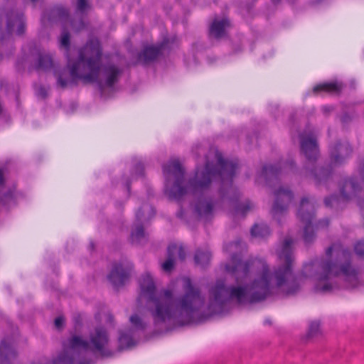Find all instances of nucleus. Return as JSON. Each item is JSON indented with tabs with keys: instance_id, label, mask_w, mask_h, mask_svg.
<instances>
[{
	"instance_id": "nucleus-1",
	"label": "nucleus",
	"mask_w": 364,
	"mask_h": 364,
	"mask_svg": "<svg viewBox=\"0 0 364 364\" xmlns=\"http://www.w3.org/2000/svg\"><path fill=\"white\" fill-rule=\"evenodd\" d=\"M293 245L292 238H284L277 249V255L283 264L272 270L264 259L255 258L242 262L239 255L233 254L231 264H226L225 269L235 277L236 284L227 287L219 280L210 288L209 313H222L230 303L243 304L259 301L278 291L287 295L297 292L299 284L292 269Z\"/></svg>"
},
{
	"instance_id": "nucleus-2",
	"label": "nucleus",
	"mask_w": 364,
	"mask_h": 364,
	"mask_svg": "<svg viewBox=\"0 0 364 364\" xmlns=\"http://www.w3.org/2000/svg\"><path fill=\"white\" fill-rule=\"evenodd\" d=\"M237 169V162L225 160L218 150L210 149L205 155V166H197L195 176L184 187V170L178 159H171L163 166L165 191L169 198L176 200L188 194L197 197L193 204L194 213L199 218L207 220L213 216L217 205L207 194L211 182L218 178L224 188L229 186Z\"/></svg>"
},
{
	"instance_id": "nucleus-3",
	"label": "nucleus",
	"mask_w": 364,
	"mask_h": 364,
	"mask_svg": "<svg viewBox=\"0 0 364 364\" xmlns=\"http://www.w3.org/2000/svg\"><path fill=\"white\" fill-rule=\"evenodd\" d=\"M141 297L147 300V306L155 323L172 321L187 324L193 321L204 304L200 289L193 285L188 278L183 279L184 294L171 284L159 291L150 274L146 273L139 280Z\"/></svg>"
},
{
	"instance_id": "nucleus-4",
	"label": "nucleus",
	"mask_w": 364,
	"mask_h": 364,
	"mask_svg": "<svg viewBox=\"0 0 364 364\" xmlns=\"http://www.w3.org/2000/svg\"><path fill=\"white\" fill-rule=\"evenodd\" d=\"M351 253L340 244H333L326 251V258L315 259L305 264L302 276L314 282L315 289L329 292L340 287L341 282L346 287L358 284V272L350 262Z\"/></svg>"
},
{
	"instance_id": "nucleus-5",
	"label": "nucleus",
	"mask_w": 364,
	"mask_h": 364,
	"mask_svg": "<svg viewBox=\"0 0 364 364\" xmlns=\"http://www.w3.org/2000/svg\"><path fill=\"white\" fill-rule=\"evenodd\" d=\"M102 55L99 41L90 39L79 52V62L71 68V79L65 70L55 71L57 85L64 89L81 80L85 83L97 82L101 87H112L118 82L122 69L112 63L102 65Z\"/></svg>"
},
{
	"instance_id": "nucleus-6",
	"label": "nucleus",
	"mask_w": 364,
	"mask_h": 364,
	"mask_svg": "<svg viewBox=\"0 0 364 364\" xmlns=\"http://www.w3.org/2000/svg\"><path fill=\"white\" fill-rule=\"evenodd\" d=\"M108 343L107 332L102 326L91 330L88 340L76 332H71L63 343L62 351L51 364H91V354L99 353L102 356L108 355L106 351Z\"/></svg>"
},
{
	"instance_id": "nucleus-7",
	"label": "nucleus",
	"mask_w": 364,
	"mask_h": 364,
	"mask_svg": "<svg viewBox=\"0 0 364 364\" xmlns=\"http://www.w3.org/2000/svg\"><path fill=\"white\" fill-rule=\"evenodd\" d=\"M314 209V203L309 198L304 197L301 199L297 217L304 225L303 238L306 243L311 242L315 238L312 226Z\"/></svg>"
},
{
	"instance_id": "nucleus-8",
	"label": "nucleus",
	"mask_w": 364,
	"mask_h": 364,
	"mask_svg": "<svg viewBox=\"0 0 364 364\" xmlns=\"http://www.w3.org/2000/svg\"><path fill=\"white\" fill-rule=\"evenodd\" d=\"M274 197L271 213L272 217L279 222L281 217L284 216L288 211L293 199V193L288 188L279 187L274 191Z\"/></svg>"
},
{
	"instance_id": "nucleus-9",
	"label": "nucleus",
	"mask_w": 364,
	"mask_h": 364,
	"mask_svg": "<svg viewBox=\"0 0 364 364\" xmlns=\"http://www.w3.org/2000/svg\"><path fill=\"white\" fill-rule=\"evenodd\" d=\"M316 136L315 129L311 127H308L299 135L301 150L309 162L316 161L319 155Z\"/></svg>"
},
{
	"instance_id": "nucleus-10",
	"label": "nucleus",
	"mask_w": 364,
	"mask_h": 364,
	"mask_svg": "<svg viewBox=\"0 0 364 364\" xmlns=\"http://www.w3.org/2000/svg\"><path fill=\"white\" fill-rule=\"evenodd\" d=\"M168 43V41L165 40L159 45L144 47L138 55L139 63L147 65L154 61L161 54L162 50L165 49Z\"/></svg>"
},
{
	"instance_id": "nucleus-11",
	"label": "nucleus",
	"mask_w": 364,
	"mask_h": 364,
	"mask_svg": "<svg viewBox=\"0 0 364 364\" xmlns=\"http://www.w3.org/2000/svg\"><path fill=\"white\" fill-rule=\"evenodd\" d=\"M32 64L38 70L46 71L53 67V60L51 55L45 50L35 49L32 52Z\"/></svg>"
},
{
	"instance_id": "nucleus-12",
	"label": "nucleus",
	"mask_w": 364,
	"mask_h": 364,
	"mask_svg": "<svg viewBox=\"0 0 364 364\" xmlns=\"http://www.w3.org/2000/svg\"><path fill=\"white\" fill-rule=\"evenodd\" d=\"M351 152L352 149L346 141L335 144L330 149L331 163L335 166L342 164Z\"/></svg>"
},
{
	"instance_id": "nucleus-13",
	"label": "nucleus",
	"mask_w": 364,
	"mask_h": 364,
	"mask_svg": "<svg viewBox=\"0 0 364 364\" xmlns=\"http://www.w3.org/2000/svg\"><path fill=\"white\" fill-rule=\"evenodd\" d=\"M178 257L179 259L183 260L186 257L185 251L181 245L173 244L168 247L167 259L161 264V268L164 272H170L174 265V262Z\"/></svg>"
},
{
	"instance_id": "nucleus-14",
	"label": "nucleus",
	"mask_w": 364,
	"mask_h": 364,
	"mask_svg": "<svg viewBox=\"0 0 364 364\" xmlns=\"http://www.w3.org/2000/svg\"><path fill=\"white\" fill-rule=\"evenodd\" d=\"M5 16L9 33H11L14 30L15 26L17 28L16 33L18 35H21L24 33L25 23L21 14L11 9L7 11Z\"/></svg>"
},
{
	"instance_id": "nucleus-15",
	"label": "nucleus",
	"mask_w": 364,
	"mask_h": 364,
	"mask_svg": "<svg viewBox=\"0 0 364 364\" xmlns=\"http://www.w3.org/2000/svg\"><path fill=\"white\" fill-rule=\"evenodd\" d=\"M292 168V161L282 164V166L280 164L277 165H267L264 166L262 174L267 181L270 182Z\"/></svg>"
},
{
	"instance_id": "nucleus-16",
	"label": "nucleus",
	"mask_w": 364,
	"mask_h": 364,
	"mask_svg": "<svg viewBox=\"0 0 364 364\" xmlns=\"http://www.w3.org/2000/svg\"><path fill=\"white\" fill-rule=\"evenodd\" d=\"M129 270L121 264L114 265L108 279L115 288L122 286L129 277Z\"/></svg>"
},
{
	"instance_id": "nucleus-17",
	"label": "nucleus",
	"mask_w": 364,
	"mask_h": 364,
	"mask_svg": "<svg viewBox=\"0 0 364 364\" xmlns=\"http://www.w3.org/2000/svg\"><path fill=\"white\" fill-rule=\"evenodd\" d=\"M305 176L312 179L317 185L325 183L331 176V170L323 167L316 166L314 168L306 167Z\"/></svg>"
},
{
	"instance_id": "nucleus-18",
	"label": "nucleus",
	"mask_w": 364,
	"mask_h": 364,
	"mask_svg": "<svg viewBox=\"0 0 364 364\" xmlns=\"http://www.w3.org/2000/svg\"><path fill=\"white\" fill-rule=\"evenodd\" d=\"M230 26L227 18H215L210 27V35L215 38H221L226 35V28Z\"/></svg>"
},
{
	"instance_id": "nucleus-19",
	"label": "nucleus",
	"mask_w": 364,
	"mask_h": 364,
	"mask_svg": "<svg viewBox=\"0 0 364 364\" xmlns=\"http://www.w3.org/2000/svg\"><path fill=\"white\" fill-rule=\"evenodd\" d=\"M340 191L341 199L343 200H348L356 196L358 191V186L353 179L349 178L343 182Z\"/></svg>"
},
{
	"instance_id": "nucleus-20",
	"label": "nucleus",
	"mask_w": 364,
	"mask_h": 364,
	"mask_svg": "<svg viewBox=\"0 0 364 364\" xmlns=\"http://www.w3.org/2000/svg\"><path fill=\"white\" fill-rule=\"evenodd\" d=\"M68 16L67 11L62 6H56L51 9L48 13H45L42 17V21L46 23V21H63Z\"/></svg>"
},
{
	"instance_id": "nucleus-21",
	"label": "nucleus",
	"mask_w": 364,
	"mask_h": 364,
	"mask_svg": "<svg viewBox=\"0 0 364 364\" xmlns=\"http://www.w3.org/2000/svg\"><path fill=\"white\" fill-rule=\"evenodd\" d=\"M60 46L63 47L65 50V55L68 58V67L70 70V75H71V68L73 65H75L79 62V59L77 61L73 63L70 56H69V48H70V35L68 31L63 30L60 36ZM80 49L79 50H80ZM80 51H78L79 53Z\"/></svg>"
},
{
	"instance_id": "nucleus-22",
	"label": "nucleus",
	"mask_w": 364,
	"mask_h": 364,
	"mask_svg": "<svg viewBox=\"0 0 364 364\" xmlns=\"http://www.w3.org/2000/svg\"><path fill=\"white\" fill-rule=\"evenodd\" d=\"M16 357V352L14 348L7 343L5 340L1 341L0 346V359L1 362L10 360Z\"/></svg>"
},
{
	"instance_id": "nucleus-23",
	"label": "nucleus",
	"mask_w": 364,
	"mask_h": 364,
	"mask_svg": "<svg viewBox=\"0 0 364 364\" xmlns=\"http://www.w3.org/2000/svg\"><path fill=\"white\" fill-rule=\"evenodd\" d=\"M210 258L211 254L208 249L197 250L194 257L196 264L203 267L209 264Z\"/></svg>"
},
{
	"instance_id": "nucleus-24",
	"label": "nucleus",
	"mask_w": 364,
	"mask_h": 364,
	"mask_svg": "<svg viewBox=\"0 0 364 364\" xmlns=\"http://www.w3.org/2000/svg\"><path fill=\"white\" fill-rule=\"evenodd\" d=\"M251 234L254 237L263 238L270 234V230L266 224H257L252 227Z\"/></svg>"
},
{
	"instance_id": "nucleus-25",
	"label": "nucleus",
	"mask_w": 364,
	"mask_h": 364,
	"mask_svg": "<svg viewBox=\"0 0 364 364\" xmlns=\"http://www.w3.org/2000/svg\"><path fill=\"white\" fill-rule=\"evenodd\" d=\"M341 89V85L336 82H329L318 85L314 87L313 91L317 92L319 91H326L336 92L340 91Z\"/></svg>"
},
{
	"instance_id": "nucleus-26",
	"label": "nucleus",
	"mask_w": 364,
	"mask_h": 364,
	"mask_svg": "<svg viewBox=\"0 0 364 364\" xmlns=\"http://www.w3.org/2000/svg\"><path fill=\"white\" fill-rule=\"evenodd\" d=\"M120 348H129L134 345L132 338V331L129 330L127 332L121 331L119 338Z\"/></svg>"
},
{
	"instance_id": "nucleus-27",
	"label": "nucleus",
	"mask_w": 364,
	"mask_h": 364,
	"mask_svg": "<svg viewBox=\"0 0 364 364\" xmlns=\"http://www.w3.org/2000/svg\"><path fill=\"white\" fill-rule=\"evenodd\" d=\"M146 239V234L144 232L143 226L141 225H136L131 233V240L134 243H141Z\"/></svg>"
},
{
	"instance_id": "nucleus-28",
	"label": "nucleus",
	"mask_w": 364,
	"mask_h": 364,
	"mask_svg": "<svg viewBox=\"0 0 364 364\" xmlns=\"http://www.w3.org/2000/svg\"><path fill=\"white\" fill-rule=\"evenodd\" d=\"M255 208V204L250 200H245L242 203L238 204L235 210V215H245L248 211Z\"/></svg>"
},
{
	"instance_id": "nucleus-29",
	"label": "nucleus",
	"mask_w": 364,
	"mask_h": 364,
	"mask_svg": "<svg viewBox=\"0 0 364 364\" xmlns=\"http://www.w3.org/2000/svg\"><path fill=\"white\" fill-rule=\"evenodd\" d=\"M91 9V5L88 0H76L75 9L76 13L83 15L87 14Z\"/></svg>"
},
{
	"instance_id": "nucleus-30",
	"label": "nucleus",
	"mask_w": 364,
	"mask_h": 364,
	"mask_svg": "<svg viewBox=\"0 0 364 364\" xmlns=\"http://www.w3.org/2000/svg\"><path fill=\"white\" fill-rule=\"evenodd\" d=\"M129 321L137 330H144L146 327V323L137 314L130 316Z\"/></svg>"
},
{
	"instance_id": "nucleus-31",
	"label": "nucleus",
	"mask_w": 364,
	"mask_h": 364,
	"mask_svg": "<svg viewBox=\"0 0 364 364\" xmlns=\"http://www.w3.org/2000/svg\"><path fill=\"white\" fill-rule=\"evenodd\" d=\"M320 332V324L318 321H313L309 325V335L310 337L317 336Z\"/></svg>"
},
{
	"instance_id": "nucleus-32",
	"label": "nucleus",
	"mask_w": 364,
	"mask_h": 364,
	"mask_svg": "<svg viewBox=\"0 0 364 364\" xmlns=\"http://www.w3.org/2000/svg\"><path fill=\"white\" fill-rule=\"evenodd\" d=\"M144 210H149L151 212V215L154 214L153 208L148 205H146L144 207H142L141 208H140L138 210V212L136 213V217L138 220H141L144 218V215L142 213V211H144Z\"/></svg>"
},
{
	"instance_id": "nucleus-33",
	"label": "nucleus",
	"mask_w": 364,
	"mask_h": 364,
	"mask_svg": "<svg viewBox=\"0 0 364 364\" xmlns=\"http://www.w3.org/2000/svg\"><path fill=\"white\" fill-rule=\"evenodd\" d=\"M354 250L357 255L363 256L364 255V241H358L355 243L354 246Z\"/></svg>"
},
{
	"instance_id": "nucleus-34",
	"label": "nucleus",
	"mask_w": 364,
	"mask_h": 364,
	"mask_svg": "<svg viewBox=\"0 0 364 364\" xmlns=\"http://www.w3.org/2000/svg\"><path fill=\"white\" fill-rule=\"evenodd\" d=\"M340 200L337 196H332L325 199V204L326 206H334L339 203Z\"/></svg>"
},
{
	"instance_id": "nucleus-35",
	"label": "nucleus",
	"mask_w": 364,
	"mask_h": 364,
	"mask_svg": "<svg viewBox=\"0 0 364 364\" xmlns=\"http://www.w3.org/2000/svg\"><path fill=\"white\" fill-rule=\"evenodd\" d=\"M71 27L75 31H80L85 27V23L80 18L77 21L71 22Z\"/></svg>"
},
{
	"instance_id": "nucleus-36",
	"label": "nucleus",
	"mask_w": 364,
	"mask_h": 364,
	"mask_svg": "<svg viewBox=\"0 0 364 364\" xmlns=\"http://www.w3.org/2000/svg\"><path fill=\"white\" fill-rule=\"evenodd\" d=\"M193 153L196 154V156H198L200 153H204V149L202 147L200 144H196L192 149Z\"/></svg>"
},
{
	"instance_id": "nucleus-37",
	"label": "nucleus",
	"mask_w": 364,
	"mask_h": 364,
	"mask_svg": "<svg viewBox=\"0 0 364 364\" xmlns=\"http://www.w3.org/2000/svg\"><path fill=\"white\" fill-rule=\"evenodd\" d=\"M228 250L231 252L233 250H238L240 249V242H232L229 244V245L227 247Z\"/></svg>"
},
{
	"instance_id": "nucleus-38",
	"label": "nucleus",
	"mask_w": 364,
	"mask_h": 364,
	"mask_svg": "<svg viewBox=\"0 0 364 364\" xmlns=\"http://www.w3.org/2000/svg\"><path fill=\"white\" fill-rule=\"evenodd\" d=\"M65 323V319L62 316H59L55 319V326L57 328H61Z\"/></svg>"
},
{
	"instance_id": "nucleus-39",
	"label": "nucleus",
	"mask_w": 364,
	"mask_h": 364,
	"mask_svg": "<svg viewBox=\"0 0 364 364\" xmlns=\"http://www.w3.org/2000/svg\"><path fill=\"white\" fill-rule=\"evenodd\" d=\"M36 92H37L38 95H39V96H41L42 97H46V95H47L46 90L43 87H42V86L39 87L37 89Z\"/></svg>"
},
{
	"instance_id": "nucleus-40",
	"label": "nucleus",
	"mask_w": 364,
	"mask_h": 364,
	"mask_svg": "<svg viewBox=\"0 0 364 364\" xmlns=\"http://www.w3.org/2000/svg\"><path fill=\"white\" fill-rule=\"evenodd\" d=\"M329 224V221L328 219H324V220H322L321 221H319L316 225V228L318 229L320 227H326V226H328Z\"/></svg>"
},
{
	"instance_id": "nucleus-41",
	"label": "nucleus",
	"mask_w": 364,
	"mask_h": 364,
	"mask_svg": "<svg viewBox=\"0 0 364 364\" xmlns=\"http://www.w3.org/2000/svg\"><path fill=\"white\" fill-rule=\"evenodd\" d=\"M136 171L139 172V175H142V172H143V166L141 164H138L136 166Z\"/></svg>"
},
{
	"instance_id": "nucleus-42",
	"label": "nucleus",
	"mask_w": 364,
	"mask_h": 364,
	"mask_svg": "<svg viewBox=\"0 0 364 364\" xmlns=\"http://www.w3.org/2000/svg\"><path fill=\"white\" fill-rule=\"evenodd\" d=\"M231 193H235V189L232 186H230L227 194L229 196Z\"/></svg>"
},
{
	"instance_id": "nucleus-43",
	"label": "nucleus",
	"mask_w": 364,
	"mask_h": 364,
	"mask_svg": "<svg viewBox=\"0 0 364 364\" xmlns=\"http://www.w3.org/2000/svg\"><path fill=\"white\" fill-rule=\"evenodd\" d=\"M331 110H332V109H331V107H324L323 108V111L324 112H331Z\"/></svg>"
},
{
	"instance_id": "nucleus-44",
	"label": "nucleus",
	"mask_w": 364,
	"mask_h": 364,
	"mask_svg": "<svg viewBox=\"0 0 364 364\" xmlns=\"http://www.w3.org/2000/svg\"><path fill=\"white\" fill-rule=\"evenodd\" d=\"M3 183V175L2 172L0 171V185Z\"/></svg>"
},
{
	"instance_id": "nucleus-45",
	"label": "nucleus",
	"mask_w": 364,
	"mask_h": 364,
	"mask_svg": "<svg viewBox=\"0 0 364 364\" xmlns=\"http://www.w3.org/2000/svg\"><path fill=\"white\" fill-rule=\"evenodd\" d=\"M223 197L225 198V194L223 193Z\"/></svg>"
}]
</instances>
